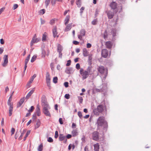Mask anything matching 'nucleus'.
<instances>
[{
    "mask_svg": "<svg viewBox=\"0 0 151 151\" xmlns=\"http://www.w3.org/2000/svg\"><path fill=\"white\" fill-rule=\"evenodd\" d=\"M96 124L97 125L98 129H99L101 127H103V130L105 132L106 131L108 124L104 117H99L97 120Z\"/></svg>",
    "mask_w": 151,
    "mask_h": 151,
    "instance_id": "obj_1",
    "label": "nucleus"
},
{
    "mask_svg": "<svg viewBox=\"0 0 151 151\" xmlns=\"http://www.w3.org/2000/svg\"><path fill=\"white\" fill-rule=\"evenodd\" d=\"M80 73L82 76L83 80H84L87 78L89 75H91L93 74L92 71L91 66H88L86 70H84L83 68H81L80 70Z\"/></svg>",
    "mask_w": 151,
    "mask_h": 151,
    "instance_id": "obj_2",
    "label": "nucleus"
},
{
    "mask_svg": "<svg viewBox=\"0 0 151 151\" xmlns=\"http://www.w3.org/2000/svg\"><path fill=\"white\" fill-rule=\"evenodd\" d=\"M106 106L104 105L100 104L98 105L96 108L94 109L93 110V112L96 115L99 116L100 113L106 111Z\"/></svg>",
    "mask_w": 151,
    "mask_h": 151,
    "instance_id": "obj_3",
    "label": "nucleus"
},
{
    "mask_svg": "<svg viewBox=\"0 0 151 151\" xmlns=\"http://www.w3.org/2000/svg\"><path fill=\"white\" fill-rule=\"evenodd\" d=\"M98 72L101 74H103L105 72V76L106 77L107 74V70H106L104 66H99L97 68Z\"/></svg>",
    "mask_w": 151,
    "mask_h": 151,
    "instance_id": "obj_4",
    "label": "nucleus"
},
{
    "mask_svg": "<svg viewBox=\"0 0 151 151\" xmlns=\"http://www.w3.org/2000/svg\"><path fill=\"white\" fill-rule=\"evenodd\" d=\"M92 139L94 140L97 141L99 139V134L98 132L95 131L92 134Z\"/></svg>",
    "mask_w": 151,
    "mask_h": 151,
    "instance_id": "obj_5",
    "label": "nucleus"
},
{
    "mask_svg": "<svg viewBox=\"0 0 151 151\" xmlns=\"http://www.w3.org/2000/svg\"><path fill=\"white\" fill-rule=\"evenodd\" d=\"M41 40L40 38H37L36 36V34H35L34 36L32 38V40L31 42V46H32V45L35 43H37Z\"/></svg>",
    "mask_w": 151,
    "mask_h": 151,
    "instance_id": "obj_6",
    "label": "nucleus"
},
{
    "mask_svg": "<svg viewBox=\"0 0 151 151\" xmlns=\"http://www.w3.org/2000/svg\"><path fill=\"white\" fill-rule=\"evenodd\" d=\"M59 140L60 141H63V142L66 143L67 142V139L65 136L63 134H60L59 137Z\"/></svg>",
    "mask_w": 151,
    "mask_h": 151,
    "instance_id": "obj_7",
    "label": "nucleus"
},
{
    "mask_svg": "<svg viewBox=\"0 0 151 151\" xmlns=\"http://www.w3.org/2000/svg\"><path fill=\"white\" fill-rule=\"evenodd\" d=\"M8 105L9 106V116H11L12 114V111L13 108V104L12 103L11 104H10Z\"/></svg>",
    "mask_w": 151,
    "mask_h": 151,
    "instance_id": "obj_8",
    "label": "nucleus"
},
{
    "mask_svg": "<svg viewBox=\"0 0 151 151\" xmlns=\"http://www.w3.org/2000/svg\"><path fill=\"white\" fill-rule=\"evenodd\" d=\"M102 56L104 58H106L108 55V51L106 49H103L101 52Z\"/></svg>",
    "mask_w": 151,
    "mask_h": 151,
    "instance_id": "obj_9",
    "label": "nucleus"
},
{
    "mask_svg": "<svg viewBox=\"0 0 151 151\" xmlns=\"http://www.w3.org/2000/svg\"><path fill=\"white\" fill-rule=\"evenodd\" d=\"M50 109H43L42 111L43 113L45 114V115L47 116H48L49 117H51V114H50L49 111V110Z\"/></svg>",
    "mask_w": 151,
    "mask_h": 151,
    "instance_id": "obj_10",
    "label": "nucleus"
},
{
    "mask_svg": "<svg viewBox=\"0 0 151 151\" xmlns=\"http://www.w3.org/2000/svg\"><path fill=\"white\" fill-rule=\"evenodd\" d=\"M4 62L2 63V65L3 67H5L6 66L8 63V56L6 55H4Z\"/></svg>",
    "mask_w": 151,
    "mask_h": 151,
    "instance_id": "obj_11",
    "label": "nucleus"
},
{
    "mask_svg": "<svg viewBox=\"0 0 151 151\" xmlns=\"http://www.w3.org/2000/svg\"><path fill=\"white\" fill-rule=\"evenodd\" d=\"M86 31L84 29H82L80 31V34L78 35V38L80 40H82V37L85 35Z\"/></svg>",
    "mask_w": 151,
    "mask_h": 151,
    "instance_id": "obj_12",
    "label": "nucleus"
},
{
    "mask_svg": "<svg viewBox=\"0 0 151 151\" xmlns=\"http://www.w3.org/2000/svg\"><path fill=\"white\" fill-rule=\"evenodd\" d=\"M103 87L101 89H99L98 88L96 89V91L98 92H100L102 91H105L106 90L107 86L105 84H103Z\"/></svg>",
    "mask_w": 151,
    "mask_h": 151,
    "instance_id": "obj_13",
    "label": "nucleus"
},
{
    "mask_svg": "<svg viewBox=\"0 0 151 151\" xmlns=\"http://www.w3.org/2000/svg\"><path fill=\"white\" fill-rule=\"evenodd\" d=\"M107 15L109 19H111L114 16V13L111 11H109L107 13Z\"/></svg>",
    "mask_w": 151,
    "mask_h": 151,
    "instance_id": "obj_14",
    "label": "nucleus"
},
{
    "mask_svg": "<svg viewBox=\"0 0 151 151\" xmlns=\"http://www.w3.org/2000/svg\"><path fill=\"white\" fill-rule=\"evenodd\" d=\"M24 101V97L22 98L19 101L18 103L17 104V108L20 107Z\"/></svg>",
    "mask_w": 151,
    "mask_h": 151,
    "instance_id": "obj_15",
    "label": "nucleus"
},
{
    "mask_svg": "<svg viewBox=\"0 0 151 151\" xmlns=\"http://www.w3.org/2000/svg\"><path fill=\"white\" fill-rule=\"evenodd\" d=\"M47 99L45 95H43L41 98V105L47 103Z\"/></svg>",
    "mask_w": 151,
    "mask_h": 151,
    "instance_id": "obj_16",
    "label": "nucleus"
},
{
    "mask_svg": "<svg viewBox=\"0 0 151 151\" xmlns=\"http://www.w3.org/2000/svg\"><path fill=\"white\" fill-rule=\"evenodd\" d=\"M72 23H70L66 25V27L65 29V32H68L70 30L72 27Z\"/></svg>",
    "mask_w": 151,
    "mask_h": 151,
    "instance_id": "obj_17",
    "label": "nucleus"
},
{
    "mask_svg": "<svg viewBox=\"0 0 151 151\" xmlns=\"http://www.w3.org/2000/svg\"><path fill=\"white\" fill-rule=\"evenodd\" d=\"M110 6L112 9H115L117 7V4L115 2H112L110 4Z\"/></svg>",
    "mask_w": 151,
    "mask_h": 151,
    "instance_id": "obj_18",
    "label": "nucleus"
},
{
    "mask_svg": "<svg viewBox=\"0 0 151 151\" xmlns=\"http://www.w3.org/2000/svg\"><path fill=\"white\" fill-rule=\"evenodd\" d=\"M105 45L107 48H111L112 46L111 42L110 41H107L106 42Z\"/></svg>",
    "mask_w": 151,
    "mask_h": 151,
    "instance_id": "obj_19",
    "label": "nucleus"
},
{
    "mask_svg": "<svg viewBox=\"0 0 151 151\" xmlns=\"http://www.w3.org/2000/svg\"><path fill=\"white\" fill-rule=\"evenodd\" d=\"M52 33L54 37H58V35H57L58 32H57V29L55 27L52 29Z\"/></svg>",
    "mask_w": 151,
    "mask_h": 151,
    "instance_id": "obj_20",
    "label": "nucleus"
},
{
    "mask_svg": "<svg viewBox=\"0 0 151 151\" xmlns=\"http://www.w3.org/2000/svg\"><path fill=\"white\" fill-rule=\"evenodd\" d=\"M40 108L37 106L36 109V112L35 114H36V115L38 116H40L41 115V112L40 111Z\"/></svg>",
    "mask_w": 151,
    "mask_h": 151,
    "instance_id": "obj_21",
    "label": "nucleus"
},
{
    "mask_svg": "<svg viewBox=\"0 0 151 151\" xmlns=\"http://www.w3.org/2000/svg\"><path fill=\"white\" fill-rule=\"evenodd\" d=\"M70 16L69 15H67L66 16V17L65 19V20H64V23H65V25H66L67 24H68L69 22V21L70 20Z\"/></svg>",
    "mask_w": 151,
    "mask_h": 151,
    "instance_id": "obj_22",
    "label": "nucleus"
},
{
    "mask_svg": "<svg viewBox=\"0 0 151 151\" xmlns=\"http://www.w3.org/2000/svg\"><path fill=\"white\" fill-rule=\"evenodd\" d=\"M63 50V48L62 46L60 44H58L57 48L58 52H62Z\"/></svg>",
    "mask_w": 151,
    "mask_h": 151,
    "instance_id": "obj_23",
    "label": "nucleus"
},
{
    "mask_svg": "<svg viewBox=\"0 0 151 151\" xmlns=\"http://www.w3.org/2000/svg\"><path fill=\"white\" fill-rule=\"evenodd\" d=\"M94 150L95 151H99V145L98 143H97L94 145Z\"/></svg>",
    "mask_w": 151,
    "mask_h": 151,
    "instance_id": "obj_24",
    "label": "nucleus"
},
{
    "mask_svg": "<svg viewBox=\"0 0 151 151\" xmlns=\"http://www.w3.org/2000/svg\"><path fill=\"white\" fill-rule=\"evenodd\" d=\"M42 106L43 108V109H50L48 103L44 104L42 105Z\"/></svg>",
    "mask_w": 151,
    "mask_h": 151,
    "instance_id": "obj_25",
    "label": "nucleus"
},
{
    "mask_svg": "<svg viewBox=\"0 0 151 151\" xmlns=\"http://www.w3.org/2000/svg\"><path fill=\"white\" fill-rule=\"evenodd\" d=\"M72 71V68H67L65 70V72L68 74H71V71Z\"/></svg>",
    "mask_w": 151,
    "mask_h": 151,
    "instance_id": "obj_26",
    "label": "nucleus"
},
{
    "mask_svg": "<svg viewBox=\"0 0 151 151\" xmlns=\"http://www.w3.org/2000/svg\"><path fill=\"white\" fill-rule=\"evenodd\" d=\"M88 52L86 48H84L83 49V55L84 57L87 56Z\"/></svg>",
    "mask_w": 151,
    "mask_h": 151,
    "instance_id": "obj_27",
    "label": "nucleus"
},
{
    "mask_svg": "<svg viewBox=\"0 0 151 151\" xmlns=\"http://www.w3.org/2000/svg\"><path fill=\"white\" fill-rule=\"evenodd\" d=\"M34 91V90H32L30 91L27 94V95L26 96V98L27 99H28L33 93Z\"/></svg>",
    "mask_w": 151,
    "mask_h": 151,
    "instance_id": "obj_28",
    "label": "nucleus"
},
{
    "mask_svg": "<svg viewBox=\"0 0 151 151\" xmlns=\"http://www.w3.org/2000/svg\"><path fill=\"white\" fill-rule=\"evenodd\" d=\"M46 81H50V78L49 73L48 72H47L46 74Z\"/></svg>",
    "mask_w": 151,
    "mask_h": 151,
    "instance_id": "obj_29",
    "label": "nucleus"
},
{
    "mask_svg": "<svg viewBox=\"0 0 151 151\" xmlns=\"http://www.w3.org/2000/svg\"><path fill=\"white\" fill-rule=\"evenodd\" d=\"M30 59L28 58H26L25 60V64H24V72L25 71V70L27 68V63L29 60Z\"/></svg>",
    "mask_w": 151,
    "mask_h": 151,
    "instance_id": "obj_30",
    "label": "nucleus"
},
{
    "mask_svg": "<svg viewBox=\"0 0 151 151\" xmlns=\"http://www.w3.org/2000/svg\"><path fill=\"white\" fill-rule=\"evenodd\" d=\"M40 122L39 119H38L37 121L36 124L35 126V128L36 129L38 128L40 125Z\"/></svg>",
    "mask_w": 151,
    "mask_h": 151,
    "instance_id": "obj_31",
    "label": "nucleus"
},
{
    "mask_svg": "<svg viewBox=\"0 0 151 151\" xmlns=\"http://www.w3.org/2000/svg\"><path fill=\"white\" fill-rule=\"evenodd\" d=\"M36 74H34L30 79L29 81L28 84H31L33 81L34 79L36 77Z\"/></svg>",
    "mask_w": 151,
    "mask_h": 151,
    "instance_id": "obj_32",
    "label": "nucleus"
},
{
    "mask_svg": "<svg viewBox=\"0 0 151 151\" xmlns=\"http://www.w3.org/2000/svg\"><path fill=\"white\" fill-rule=\"evenodd\" d=\"M111 33L113 37H114L116 35V30L115 29H111Z\"/></svg>",
    "mask_w": 151,
    "mask_h": 151,
    "instance_id": "obj_33",
    "label": "nucleus"
},
{
    "mask_svg": "<svg viewBox=\"0 0 151 151\" xmlns=\"http://www.w3.org/2000/svg\"><path fill=\"white\" fill-rule=\"evenodd\" d=\"M77 134V131L76 129H73L72 132V134L73 137H75Z\"/></svg>",
    "mask_w": 151,
    "mask_h": 151,
    "instance_id": "obj_34",
    "label": "nucleus"
},
{
    "mask_svg": "<svg viewBox=\"0 0 151 151\" xmlns=\"http://www.w3.org/2000/svg\"><path fill=\"white\" fill-rule=\"evenodd\" d=\"M30 132V130H28L26 133V134L24 137V141L26 139L27 137L28 136V135L29 134Z\"/></svg>",
    "mask_w": 151,
    "mask_h": 151,
    "instance_id": "obj_35",
    "label": "nucleus"
},
{
    "mask_svg": "<svg viewBox=\"0 0 151 151\" xmlns=\"http://www.w3.org/2000/svg\"><path fill=\"white\" fill-rule=\"evenodd\" d=\"M45 32L42 35V40L43 42H45L46 41V35L45 34Z\"/></svg>",
    "mask_w": 151,
    "mask_h": 151,
    "instance_id": "obj_36",
    "label": "nucleus"
},
{
    "mask_svg": "<svg viewBox=\"0 0 151 151\" xmlns=\"http://www.w3.org/2000/svg\"><path fill=\"white\" fill-rule=\"evenodd\" d=\"M37 56L36 55H34L32 57L31 60V62H33L36 59Z\"/></svg>",
    "mask_w": 151,
    "mask_h": 151,
    "instance_id": "obj_37",
    "label": "nucleus"
},
{
    "mask_svg": "<svg viewBox=\"0 0 151 151\" xmlns=\"http://www.w3.org/2000/svg\"><path fill=\"white\" fill-rule=\"evenodd\" d=\"M97 19H94L91 22L92 24L93 25H96L97 24Z\"/></svg>",
    "mask_w": 151,
    "mask_h": 151,
    "instance_id": "obj_38",
    "label": "nucleus"
},
{
    "mask_svg": "<svg viewBox=\"0 0 151 151\" xmlns=\"http://www.w3.org/2000/svg\"><path fill=\"white\" fill-rule=\"evenodd\" d=\"M76 4L78 6L80 7L81 6V0H77Z\"/></svg>",
    "mask_w": 151,
    "mask_h": 151,
    "instance_id": "obj_39",
    "label": "nucleus"
},
{
    "mask_svg": "<svg viewBox=\"0 0 151 151\" xmlns=\"http://www.w3.org/2000/svg\"><path fill=\"white\" fill-rule=\"evenodd\" d=\"M43 145L42 144H41L38 147V151H42V150Z\"/></svg>",
    "mask_w": 151,
    "mask_h": 151,
    "instance_id": "obj_40",
    "label": "nucleus"
},
{
    "mask_svg": "<svg viewBox=\"0 0 151 151\" xmlns=\"http://www.w3.org/2000/svg\"><path fill=\"white\" fill-rule=\"evenodd\" d=\"M107 32L106 30H105L104 34V39H106L107 38Z\"/></svg>",
    "mask_w": 151,
    "mask_h": 151,
    "instance_id": "obj_41",
    "label": "nucleus"
},
{
    "mask_svg": "<svg viewBox=\"0 0 151 151\" xmlns=\"http://www.w3.org/2000/svg\"><path fill=\"white\" fill-rule=\"evenodd\" d=\"M58 78L57 77H55L53 78V81L55 83H56L58 82Z\"/></svg>",
    "mask_w": 151,
    "mask_h": 151,
    "instance_id": "obj_42",
    "label": "nucleus"
},
{
    "mask_svg": "<svg viewBox=\"0 0 151 151\" xmlns=\"http://www.w3.org/2000/svg\"><path fill=\"white\" fill-rule=\"evenodd\" d=\"M50 0H45V4H46V7H47L48 6L50 2Z\"/></svg>",
    "mask_w": 151,
    "mask_h": 151,
    "instance_id": "obj_43",
    "label": "nucleus"
},
{
    "mask_svg": "<svg viewBox=\"0 0 151 151\" xmlns=\"http://www.w3.org/2000/svg\"><path fill=\"white\" fill-rule=\"evenodd\" d=\"M34 107L33 106H32L30 109L28 110V111L29 112H32L34 109Z\"/></svg>",
    "mask_w": 151,
    "mask_h": 151,
    "instance_id": "obj_44",
    "label": "nucleus"
},
{
    "mask_svg": "<svg viewBox=\"0 0 151 151\" xmlns=\"http://www.w3.org/2000/svg\"><path fill=\"white\" fill-rule=\"evenodd\" d=\"M55 19H52L50 21V24H51V25L55 23Z\"/></svg>",
    "mask_w": 151,
    "mask_h": 151,
    "instance_id": "obj_45",
    "label": "nucleus"
},
{
    "mask_svg": "<svg viewBox=\"0 0 151 151\" xmlns=\"http://www.w3.org/2000/svg\"><path fill=\"white\" fill-rule=\"evenodd\" d=\"M78 114L80 118L81 119L82 117V115L81 111H78Z\"/></svg>",
    "mask_w": 151,
    "mask_h": 151,
    "instance_id": "obj_46",
    "label": "nucleus"
},
{
    "mask_svg": "<svg viewBox=\"0 0 151 151\" xmlns=\"http://www.w3.org/2000/svg\"><path fill=\"white\" fill-rule=\"evenodd\" d=\"M85 8L83 7H82L80 9V13L81 15H82L83 12V10Z\"/></svg>",
    "mask_w": 151,
    "mask_h": 151,
    "instance_id": "obj_47",
    "label": "nucleus"
},
{
    "mask_svg": "<svg viewBox=\"0 0 151 151\" xmlns=\"http://www.w3.org/2000/svg\"><path fill=\"white\" fill-rule=\"evenodd\" d=\"M78 99L80 103H82L83 101V99L82 97L81 96H79L78 97Z\"/></svg>",
    "mask_w": 151,
    "mask_h": 151,
    "instance_id": "obj_48",
    "label": "nucleus"
},
{
    "mask_svg": "<svg viewBox=\"0 0 151 151\" xmlns=\"http://www.w3.org/2000/svg\"><path fill=\"white\" fill-rule=\"evenodd\" d=\"M18 5L17 4H15L14 5L13 9V10H15L18 7Z\"/></svg>",
    "mask_w": 151,
    "mask_h": 151,
    "instance_id": "obj_49",
    "label": "nucleus"
},
{
    "mask_svg": "<svg viewBox=\"0 0 151 151\" xmlns=\"http://www.w3.org/2000/svg\"><path fill=\"white\" fill-rule=\"evenodd\" d=\"M71 63V61L70 60H69L67 61V63L66 64V66H70Z\"/></svg>",
    "mask_w": 151,
    "mask_h": 151,
    "instance_id": "obj_50",
    "label": "nucleus"
},
{
    "mask_svg": "<svg viewBox=\"0 0 151 151\" xmlns=\"http://www.w3.org/2000/svg\"><path fill=\"white\" fill-rule=\"evenodd\" d=\"M58 136V131H56L55 132V139L57 138Z\"/></svg>",
    "mask_w": 151,
    "mask_h": 151,
    "instance_id": "obj_51",
    "label": "nucleus"
},
{
    "mask_svg": "<svg viewBox=\"0 0 151 151\" xmlns=\"http://www.w3.org/2000/svg\"><path fill=\"white\" fill-rule=\"evenodd\" d=\"M15 130L14 128H12L11 130V135L13 134L15 132Z\"/></svg>",
    "mask_w": 151,
    "mask_h": 151,
    "instance_id": "obj_52",
    "label": "nucleus"
},
{
    "mask_svg": "<svg viewBox=\"0 0 151 151\" xmlns=\"http://www.w3.org/2000/svg\"><path fill=\"white\" fill-rule=\"evenodd\" d=\"M47 141L49 142H52L53 141V140L51 137H49L48 138Z\"/></svg>",
    "mask_w": 151,
    "mask_h": 151,
    "instance_id": "obj_53",
    "label": "nucleus"
},
{
    "mask_svg": "<svg viewBox=\"0 0 151 151\" xmlns=\"http://www.w3.org/2000/svg\"><path fill=\"white\" fill-rule=\"evenodd\" d=\"M45 12V9H41L40 10V13L42 14H44Z\"/></svg>",
    "mask_w": 151,
    "mask_h": 151,
    "instance_id": "obj_54",
    "label": "nucleus"
},
{
    "mask_svg": "<svg viewBox=\"0 0 151 151\" xmlns=\"http://www.w3.org/2000/svg\"><path fill=\"white\" fill-rule=\"evenodd\" d=\"M65 97L67 99H69L70 98V95L69 94H66L65 95Z\"/></svg>",
    "mask_w": 151,
    "mask_h": 151,
    "instance_id": "obj_55",
    "label": "nucleus"
},
{
    "mask_svg": "<svg viewBox=\"0 0 151 151\" xmlns=\"http://www.w3.org/2000/svg\"><path fill=\"white\" fill-rule=\"evenodd\" d=\"M37 119L36 114L34 113L33 115L32 119L33 120H35Z\"/></svg>",
    "mask_w": 151,
    "mask_h": 151,
    "instance_id": "obj_56",
    "label": "nucleus"
},
{
    "mask_svg": "<svg viewBox=\"0 0 151 151\" xmlns=\"http://www.w3.org/2000/svg\"><path fill=\"white\" fill-rule=\"evenodd\" d=\"M24 135V133H22L20 136L19 138L18 139L20 140H22V137H23Z\"/></svg>",
    "mask_w": 151,
    "mask_h": 151,
    "instance_id": "obj_57",
    "label": "nucleus"
},
{
    "mask_svg": "<svg viewBox=\"0 0 151 151\" xmlns=\"http://www.w3.org/2000/svg\"><path fill=\"white\" fill-rule=\"evenodd\" d=\"M47 86L50 88L51 87L50 86V81H47L46 82Z\"/></svg>",
    "mask_w": 151,
    "mask_h": 151,
    "instance_id": "obj_58",
    "label": "nucleus"
},
{
    "mask_svg": "<svg viewBox=\"0 0 151 151\" xmlns=\"http://www.w3.org/2000/svg\"><path fill=\"white\" fill-rule=\"evenodd\" d=\"M64 85L66 88H67L68 86V82H65L64 83Z\"/></svg>",
    "mask_w": 151,
    "mask_h": 151,
    "instance_id": "obj_59",
    "label": "nucleus"
},
{
    "mask_svg": "<svg viewBox=\"0 0 151 151\" xmlns=\"http://www.w3.org/2000/svg\"><path fill=\"white\" fill-rule=\"evenodd\" d=\"M76 68L78 70L80 68V65L79 63H77L76 65Z\"/></svg>",
    "mask_w": 151,
    "mask_h": 151,
    "instance_id": "obj_60",
    "label": "nucleus"
},
{
    "mask_svg": "<svg viewBox=\"0 0 151 151\" xmlns=\"http://www.w3.org/2000/svg\"><path fill=\"white\" fill-rule=\"evenodd\" d=\"M56 2V0H51V3L52 5H54Z\"/></svg>",
    "mask_w": 151,
    "mask_h": 151,
    "instance_id": "obj_61",
    "label": "nucleus"
},
{
    "mask_svg": "<svg viewBox=\"0 0 151 151\" xmlns=\"http://www.w3.org/2000/svg\"><path fill=\"white\" fill-rule=\"evenodd\" d=\"M49 54V50H47V51L46 52V53L45 54H44V57H45V56H48Z\"/></svg>",
    "mask_w": 151,
    "mask_h": 151,
    "instance_id": "obj_62",
    "label": "nucleus"
},
{
    "mask_svg": "<svg viewBox=\"0 0 151 151\" xmlns=\"http://www.w3.org/2000/svg\"><path fill=\"white\" fill-rule=\"evenodd\" d=\"M66 137V139H69L71 137L72 135L70 134H68Z\"/></svg>",
    "mask_w": 151,
    "mask_h": 151,
    "instance_id": "obj_63",
    "label": "nucleus"
},
{
    "mask_svg": "<svg viewBox=\"0 0 151 151\" xmlns=\"http://www.w3.org/2000/svg\"><path fill=\"white\" fill-rule=\"evenodd\" d=\"M4 51V48L3 47H0V54H1Z\"/></svg>",
    "mask_w": 151,
    "mask_h": 151,
    "instance_id": "obj_64",
    "label": "nucleus"
}]
</instances>
